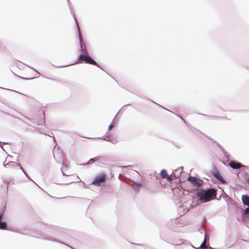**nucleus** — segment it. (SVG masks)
Here are the masks:
<instances>
[{
	"label": "nucleus",
	"instance_id": "obj_9",
	"mask_svg": "<svg viewBox=\"0 0 249 249\" xmlns=\"http://www.w3.org/2000/svg\"><path fill=\"white\" fill-rule=\"evenodd\" d=\"M242 200L243 204L245 205L249 206V196L246 195H243Z\"/></svg>",
	"mask_w": 249,
	"mask_h": 249
},
{
	"label": "nucleus",
	"instance_id": "obj_10",
	"mask_svg": "<svg viewBox=\"0 0 249 249\" xmlns=\"http://www.w3.org/2000/svg\"><path fill=\"white\" fill-rule=\"evenodd\" d=\"M79 37H80V45L81 49L84 48V43L83 41L82 37L81 34H79Z\"/></svg>",
	"mask_w": 249,
	"mask_h": 249
},
{
	"label": "nucleus",
	"instance_id": "obj_12",
	"mask_svg": "<svg viewBox=\"0 0 249 249\" xmlns=\"http://www.w3.org/2000/svg\"><path fill=\"white\" fill-rule=\"evenodd\" d=\"M81 52L82 54H88L85 47L81 49Z\"/></svg>",
	"mask_w": 249,
	"mask_h": 249
},
{
	"label": "nucleus",
	"instance_id": "obj_11",
	"mask_svg": "<svg viewBox=\"0 0 249 249\" xmlns=\"http://www.w3.org/2000/svg\"><path fill=\"white\" fill-rule=\"evenodd\" d=\"M200 247L201 249H206L207 248L206 247V241L204 240L203 242L202 243V244L200 246Z\"/></svg>",
	"mask_w": 249,
	"mask_h": 249
},
{
	"label": "nucleus",
	"instance_id": "obj_1",
	"mask_svg": "<svg viewBox=\"0 0 249 249\" xmlns=\"http://www.w3.org/2000/svg\"><path fill=\"white\" fill-rule=\"evenodd\" d=\"M196 193L201 203L208 202L214 198L216 196V191L213 189H209L205 191L202 189H197Z\"/></svg>",
	"mask_w": 249,
	"mask_h": 249
},
{
	"label": "nucleus",
	"instance_id": "obj_15",
	"mask_svg": "<svg viewBox=\"0 0 249 249\" xmlns=\"http://www.w3.org/2000/svg\"><path fill=\"white\" fill-rule=\"evenodd\" d=\"M245 213L246 214L249 213V207H248L246 209V210H245Z\"/></svg>",
	"mask_w": 249,
	"mask_h": 249
},
{
	"label": "nucleus",
	"instance_id": "obj_8",
	"mask_svg": "<svg viewBox=\"0 0 249 249\" xmlns=\"http://www.w3.org/2000/svg\"><path fill=\"white\" fill-rule=\"evenodd\" d=\"M160 175L162 178H165L169 181H171L173 179L172 178L168 175L165 170H162L161 171Z\"/></svg>",
	"mask_w": 249,
	"mask_h": 249
},
{
	"label": "nucleus",
	"instance_id": "obj_13",
	"mask_svg": "<svg viewBox=\"0 0 249 249\" xmlns=\"http://www.w3.org/2000/svg\"><path fill=\"white\" fill-rule=\"evenodd\" d=\"M215 177H216V178L220 181H222V180L223 179L222 177L219 175H218L216 176Z\"/></svg>",
	"mask_w": 249,
	"mask_h": 249
},
{
	"label": "nucleus",
	"instance_id": "obj_2",
	"mask_svg": "<svg viewBox=\"0 0 249 249\" xmlns=\"http://www.w3.org/2000/svg\"><path fill=\"white\" fill-rule=\"evenodd\" d=\"M125 172L129 175L128 178L134 182H135L138 178H141L138 172L132 170L128 167L125 166Z\"/></svg>",
	"mask_w": 249,
	"mask_h": 249
},
{
	"label": "nucleus",
	"instance_id": "obj_7",
	"mask_svg": "<svg viewBox=\"0 0 249 249\" xmlns=\"http://www.w3.org/2000/svg\"><path fill=\"white\" fill-rule=\"evenodd\" d=\"M229 165L231 168L235 169H239L242 167H245V165H243L241 163L235 161H231L229 163Z\"/></svg>",
	"mask_w": 249,
	"mask_h": 249
},
{
	"label": "nucleus",
	"instance_id": "obj_14",
	"mask_svg": "<svg viewBox=\"0 0 249 249\" xmlns=\"http://www.w3.org/2000/svg\"><path fill=\"white\" fill-rule=\"evenodd\" d=\"M114 124H113V123H112L108 127V130H110L113 127H114Z\"/></svg>",
	"mask_w": 249,
	"mask_h": 249
},
{
	"label": "nucleus",
	"instance_id": "obj_5",
	"mask_svg": "<svg viewBox=\"0 0 249 249\" xmlns=\"http://www.w3.org/2000/svg\"><path fill=\"white\" fill-rule=\"evenodd\" d=\"M188 180L198 187L200 186L202 184V180L195 177L190 176Z\"/></svg>",
	"mask_w": 249,
	"mask_h": 249
},
{
	"label": "nucleus",
	"instance_id": "obj_3",
	"mask_svg": "<svg viewBox=\"0 0 249 249\" xmlns=\"http://www.w3.org/2000/svg\"><path fill=\"white\" fill-rule=\"evenodd\" d=\"M81 63L84 61L86 63L98 66L97 63L88 54H81L79 57Z\"/></svg>",
	"mask_w": 249,
	"mask_h": 249
},
{
	"label": "nucleus",
	"instance_id": "obj_6",
	"mask_svg": "<svg viewBox=\"0 0 249 249\" xmlns=\"http://www.w3.org/2000/svg\"><path fill=\"white\" fill-rule=\"evenodd\" d=\"M4 211L2 210L0 212V229L6 230L7 229V223L5 221H2Z\"/></svg>",
	"mask_w": 249,
	"mask_h": 249
},
{
	"label": "nucleus",
	"instance_id": "obj_4",
	"mask_svg": "<svg viewBox=\"0 0 249 249\" xmlns=\"http://www.w3.org/2000/svg\"><path fill=\"white\" fill-rule=\"evenodd\" d=\"M106 176L104 173H101L97 175L93 180L91 184L96 186H99L101 184L106 181Z\"/></svg>",
	"mask_w": 249,
	"mask_h": 249
}]
</instances>
